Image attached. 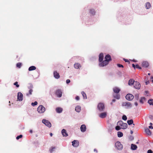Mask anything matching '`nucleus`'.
<instances>
[{
    "instance_id": "1",
    "label": "nucleus",
    "mask_w": 153,
    "mask_h": 153,
    "mask_svg": "<svg viewBox=\"0 0 153 153\" xmlns=\"http://www.w3.org/2000/svg\"><path fill=\"white\" fill-rule=\"evenodd\" d=\"M105 59L104 61L100 63L99 65L100 67H104L107 65L108 63L111 60V57L110 55H107L105 57Z\"/></svg>"
},
{
    "instance_id": "2",
    "label": "nucleus",
    "mask_w": 153,
    "mask_h": 153,
    "mask_svg": "<svg viewBox=\"0 0 153 153\" xmlns=\"http://www.w3.org/2000/svg\"><path fill=\"white\" fill-rule=\"evenodd\" d=\"M45 110V108L42 105H39L37 108V111L39 113H44Z\"/></svg>"
},
{
    "instance_id": "3",
    "label": "nucleus",
    "mask_w": 153,
    "mask_h": 153,
    "mask_svg": "<svg viewBox=\"0 0 153 153\" xmlns=\"http://www.w3.org/2000/svg\"><path fill=\"white\" fill-rule=\"evenodd\" d=\"M115 146L117 149L119 150L122 149L123 148L122 145L119 141H117L116 143Z\"/></svg>"
},
{
    "instance_id": "4",
    "label": "nucleus",
    "mask_w": 153,
    "mask_h": 153,
    "mask_svg": "<svg viewBox=\"0 0 153 153\" xmlns=\"http://www.w3.org/2000/svg\"><path fill=\"white\" fill-rule=\"evenodd\" d=\"M42 123L45 124L46 126L50 128L51 126V125L50 122L48 120L43 119L42 121Z\"/></svg>"
},
{
    "instance_id": "5",
    "label": "nucleus",
    "mask_w": 153,
    "mask_h": 153,
    "mask_svg": "<svg viewBox=\"0 0 153 153\" xmlns=\"http://www.w3.org/2000/svg\"><path fill=\"white\" fill-rule=\"evenodd\" d=\"M122 105L123 106H125L126 108H131L132 107V105L129 102H124L122 103Z\"/></svg>"
},
{
    "instance_id": "6",
    "label": "nucleus",
    "mask_w": 153,
    "mask_h": 153,
    "mask_svg": "<svg viewBox=\"0 0 153 153\" xmlns=\"http://www.w3.org/2000/svg\"><path fill=\"white\" fill-rule=\"evenodd\" d=\"M126 98L127 100H131L134 98V96L132 94H128L126 96Z\"/></svg>"
},
{
    "instance_id": "7",
    "label": "nucleus",
    "mask_w": 153,
    "mask_h": 153,
    "mask_svg": "<svg viewBox=\"0 0 153 153\" xmlns=\"http://www.w3.org/2000/svg\"><path fill=\"white\" fill-rule=\"evenodd\" d=\"M134 86L135 88L139 89H140L141 86L139 82L136 81L134 83Z\"/></svg>"
},
{
    "instance_id": "8",
    "label": "nucleus",
    "mask_w": 153,
    "mask_h": 153,
    "mask_svg": "<svg viewBox=\"0 0 153 153\" xmlns=\"http://www.w3.org/2000/svg\"><path fill=\"white\" fill-rule=\"evenodd\" d=\"M23 95L21 92H19L18 93L17 99L19 101H21L23 100Z\"/></svg>"
},
{
    "instance_id": "9",
    "label": "nucleus",
    "mask_w": 153,
    "mask_h": 153,
    "mask_svg": "<svg viewBox=\"0 0 153 153\" xmlns=\"http://www.w3.org/2000/svg\"><path fill=\"white\" fill-rule=\"evenodd\" d=\"M97 107L98 109L100 111H102L104 108V105L103 103H99Z\"/></svg>"
},
{
    "instance_id": "10",
    "label": "nucleus",
    "mask_w": 153,
    "mask_h": 153,
    "mask_svg": "<svg viewBox=\"0 0 153 153\" xmlns=\"http://www.w3.org/2000/svg\"><path fill=\"white\" fill-rule=\"evenodd\" d=\"M72 145L75 147H77L79 145V142L76 140H74L72 142Z\"/></svg>"
},
{
    "instance_id": "11",
    "label": "nucleus",
    "mask_w": 153,
    "mask_h": 153,
    "mask_svg": "<svg viewBox=\"0 0 153 153\" xmlns=\"http://www.w3.org/2000/svg\"><path fill=\"white\" fill-rule=\"evenodd\" d=\"M56 94L59 97H61L62 95V92L60 90H58L56 91Z\"/></svg>"
},
{
    "instance_id": "12",
    "label": "nucleus",
    "mask_w": 153,
    "mask_h": 153,
    "mask_svg": "<svg viewBox=\"0 0 153 153\" xmlns=\"http://www.w3.org/2000/svg\"><path fill=\"white\" fill-rule=\"evenodd\" d=\"M80 130L82 132H84L86 131V127L84 125H81L80 127Z\"/></svg>"
},
{
    "instance_id": "13",
    "label": "nucleus",
    "mask_w": 153,
    "mask_h": 153,
    "mask_svg": "<svg viewBox=\"0 0 153 153\" xmlns=\"http://www.w3.org/2000/svg\"><path fill=\"white\" fill-rule=\"evenodd\" d=\"M53 75L55 78L56 79H59L60 77V76L59 73H57L56 71H54Z\"/></svg>"
},
{
    "instance_id": "14",
    "label": "nucleus",
    "mask_w": 153,
    "mask_h": 153,
    "mask_svg": "<svg viewBox=\"0 0 153 153\" xmlns=\"http://www.w3.org/2000/svg\"><path fill=\"white\" fill-rule=\"evenodd\" d=\"M114 92L116 93H118L120 91V89L117 87H114L113 88Z\"/></svg>"
},
{
    "instance_id": "15",
    "label": "nucleus",
    "mask_w": 153,
    "mask_h": 153,
    "mask_svg": "<svg viewBox=\"0 0 153 153\" xmlns=\"http://www.w3.org/2000/svg\"><path fill=\"white\" fill-rule=\"evenodd\" d=\"M107 114L106 112H103L100 114L99 117L101 118H104L106 117Z\"/></svg>"
},
{
    "instance_id": "16",
    "label": "nucleus",
    "mask_w": 153,
    "mask_h": 153,
    "mask_svg": "<svg viewBox=\"0 0 153 153\" xmlns=\"http://www.w3.org/2000/svg\"><path fill=\"white\" fill-rule=\"evenodd\" d=\"M62 134L64 137H67L68 136V134L65 129H63L62 130Z\"/></svg>"
},
{
    "instance_id": "17",
    "label": "nucleus",
    "mask_w": 153,
    "mask_h": 153,
    "mask_svg": "<svg viewBox=\"0 0 153 153\" xmlns=\"http://www.w3.org/2000/svg\"><path fill=\"white\" fill-rule=\"evenodd\" d=\"M145 131L146 133L148 134V135H150L151 134V133L149 130V129L148 128H145Z\"/></svg>"
},
{
    "instance_id": "18",
    "label": "nucleus",
    "mask_w": 153,
    "mask_h": 153,
    "mask_svg": "<svg viewBox=\"0 0 153 153\" xmlns=\"http://www.w3.org/2000/svg\"><path fill=\"white\" fill-rule=\"evenodd\" d=\"M75 111L78 112H79L81 110V107L79 105H77L75 108Z\"/></svg>"
},
{
    "instance_id": "19",
    "label": "nucleus",
    "mask_w": 153,
    "mask_h": 153,
    "mask_svg": "<svg viewBox=\"0 0 153 153\" xmlns=\"http://www.w3.org/2000/svg\"><path fill=\"white\" fill-rule=\"evenodd\" d=\"M103 56L102 53L100 54L99 56V61L100 62H102L103 59Z\"/></svg>"
},
{
    "instance_id": "20",
    "label": "nucleus",
    "mask_w": 153,
    "mask_h": 153,
    "mask_svg": "<svg viewBox=\"0 0 153 153\" xmlns=\"http://www.w3.org/2000/svg\"><path fill=\"white\" fill-rule=\"evenodd\" d=\"M137 146L136 145L132 144H131V149L132 150H135L137 149Z\"/></svg>"
},
{
    "instance_id": "21",
    "label": "nucleus",
    "mask_w": 153,
    "mask_h": 153,
    "mask_svg": "<svg viewBox=\"0 0 153 153\" xmlns=\"http://www.w3.org/2000/svg\"><path fill=\"white\" fill-rule=\"evenodd\" d=\"M121 128L125 129L127 128V124L126 123H123L122 125L121 126Z\"/></svg>"
},
{
    "instance_id": "22",
    "label": "nucleus",
    "mask_w": 153,
    "mask_h": 153,
    "mask_svg": "<svg viewBox=\"0 0 153 153\" xmlns=\"http://www.w3.org/2000/svg\"><path fill=\"white\" fill-rule=\"evenodd\" d=\"M134 80L133 79H130L128 81V84L130 85H132L133 84L134 85Z\"/></svg>"
},
{
    "instance_id": "23",
    "label": "nucleus",
    "mask_w": 153,
    "mask_h": 153,
    "mask_svg": "<svg viewBox=\"0 0 153 153\" xmlns=\"http://www.w3.org/2000/svg\"><path fill=\"white\" fill-rule=\"evenodd\" d=\"M56 111L58 113H61L62 111V109L61 108H57L56 109Z\"/></svg>"
},
{
    "instance_id": "24",
    "label": "nucleus",
    "mask_w": 153,
    "mask_h": 153,
    "mask_svg": "<svg viewBox=\"0 0 153 153\" xmlns=\"http://www.w3.org/2000/svg\"><path fill=\"white\" fill-rule=\"evenodd\" d=\"M149 65L148 63L146 62H143L142 63V65L143 67L146 68Z\"/></svg>"
},
{
    "instance_id": "25",
    "label": "nucleus",
    "mask_w": 153,
    "mask_h": 153,
    "mask_svg": "<svg viewBox=\"0 0 153 153\" xmlns=\"http://www.w3.org/2000/svg\"><path fill=\"white\" fill-rule=\"evenodd\" d=\"M74 66L75 68L78 69L81 67V65L78 63H75L74 64Z\"/></svg>"
},
{
    "instance_id": "26",
    "label": "nucleus",
    "mask_w": 153,
    "mask_h": 153,
    "mask_svg": "<svg viewBox=\"0 0 153 153\" xmlns=\"http://www.w3.org/2000/svg\"><path fill=\"white\" fill-rule=\"evenodd\" d=\"M127 123L129 125H131L132 124H133L134 126V124H133V120L132 119L130 120H128L127 121Z\"/></svg>"
},
{
    "instance_id": "27",
    "label": "nucleus",
    "mask_w": 153,
    "mask_h": 153,
    "mask_svg": "<svg viewBox=\"0 0 153 153\" xmlns=\"http://www.w3.org/2000/svg\"><path fill=\"white\" fill-rule=\"evenodd\" d=\"M151 6L149 2H147L146 4V7L147 9H149Z\"/></svg>"
},
{
    "instance_id": "28",
    "label": "nucleus",
    "mask_w": 153,
    "mask_h": 153,
    "mask_svg": "<svg viewBox=\"0 0 153 153\" xmlns=\"http://www.w3.org/2000/svg\"><path fill=\"white\" fill-rule=\"evenodd\" d=\"M36 69V68L34 66H31L28 69V70L29 71H31L33 70H35Z\"/></svg>"
},
{
    "instance_id": "29",
    "label": "nucleus",
    "mask_w": 153,
    "mask_h": 153,
    "mask_svg": "<svg viewBox=\"0 0 153 153\" xmlns=\"http://www.w3.org/2000/svg\"><path fill=\"white\" fill-rule=\"evenodd\" d=\"M148 102L150 105H153V99H151L149 100L148 101Z\"/></svg>"
},
{
    "instance_id": "30",
    "label": "nucleus",
    "mask_w": 153,
    "mask_h": 153,
    "mask_svg": "<svg viewBox=\"0 0 153 153\" xmlns=\"http://www.w3.org/2000/svg\"><path fill=\"white\" fill-rule=\"evenodd\" d=\"M123 135V133L120 131H118L117 132V136L119 137H122Z\"/></svg>"
},
{
    "instance_id": "31",
    "label": "nucleus",
    "mask_w": 153,
    "mask_h": 153,
    "mask_svg": "<svg viewBox=\"0 0 153 153\" xmlns=\"http://www.w3.org/2000/svg\"><path fill=\"white\" fill-rule=\"evenodd\" d=\"M56 147H51L49 149L50 152L51 153H52L54 151Z\"/></svg>"
},
{
    "instance_id": "32",
    "label": "nucleus",
    "mask_w": 153,
    "mask_h": 153,
    "mask_svg": "<svg viewBox=\"0 0 153 153\" xmlns=\"http://www.w3.org/2000/svg\"><path fill=\"white\" fill-rule=\"evenodd\" d=\"M145 100L146 99L144 97H142L141 98L140 100V102L141 103H143L145 101Z\"/></svg>"
},
{
    "instance_id": "33",
    "label": "nucleus",
    "mask_w": 153,
    "mask_h": 153,
    "mask_svg": "<svg viewBox=\"0 0 153 153\" xmlns=\"http://www.w3.org/2000/svg\"><path fill=\"white\" fill-rule=\"evenodd\" d=\"M32 92L33 90L31 89H30L28 93L26 94V95L27 96H29L30 95H31Z\"/></svg>"
},
{
    "instance_id": "34",
    "label": "nucleus",
    "mask_w": 153,
    "mask_h": 153,
    "mask_svg": "<svg viewBox=\"0 0 153 153\" xmlns=\"http://www.w3.org/2000/svg\"><path fill=\"white\" fill-rule=\"evenodd\" d=\"M81 94L83 97L84 99H86L87 98L86 94L83 91L82 92Z\"/></svg>"
},
{
    "instance_id": "35",
    "label": "nucleus",
    "mask_w": 153,
    "mask_h": 153,
    "mask_svg": "<svg viewBox=\"0 0 153 153\" xmlns=\"http://www.w3.org/2000/svg\"><path fill=\"white\" fill-rule=\"evenodd\" d=\"M123 123L122 121H120L117 123V125L118 126H121Z\"/></svg>"
},
{
    "instance_id": "36",
    "label": "nucleus",
    "mask_w": 153,
    "mask_h": 153,
    "mask_svg": "<svg viewBox=\"0 0 153 153\" xmlns=\"http://www.w3.org/2000/svg\"><path fill=\"white\" fill-rule=\"evenodd\" d=\"M114 97L117 99H119L120 98V96L119 94H116V96L114 95Z\"/></svg>"
},
{
    "instance_id": "37",
    "label": "nucleus",
    "mask_w": 153,
    "mask_h": 153,
    "mask_svg": "<svg viewBox=\"0 0 153 153\" xmlns=\"http://www.w3.org/2000/svg\"><path fill=\"white\" fill-rule=\"evenodd\" d=\"M90 13L94 15V14L95 12L94 9H91L90 10Z\"/></svg>"
},
{
    "instance_id": "38",
    "label": "nucleus",
    "mask_w": 153,
    "mask_h": 153,
    "mask_svg": "<svg viewBox=\"0 0 153 153\" xmlns=\"http://www.w3.org/2000/svg\"><path fill=\"white\" fill-rule=\"evenodd\" d=\"M22 65V63L20 62L17 63L16 64V66L18 68H20Z\"/></svg>"
},
{
    "instance_id": "39",
    "label": "nucleus",
    "mask_w": 153,
    "mask_h": 153,
    "mask_svg": "<svg viewBox=\"0 0 153 153\" xmlns=\"http://www.w3.org/2000/svg\"><path fill=\"white\" fill-rule=\"evenodd\" d=\"M121 128H121L119 126H118L115 127L117 131L120 130Z\"/></svg>"
},
{
    "instance_id": "40",
    "label": "nucleus",
    "mask_w": 153,
    "mask_h": 153,
    "mask_svg": "<svg viewBox=\"0 0 153 153\" xmlns=\"http://www.w3.org/2000/svg\"><path fill=\"white\" fill-rule=\"evenodd\" d=\"M122 119L123 120H126L127 119V117L126 115H124L122 117Z\"/></svg>"
},
{
    "instance_id": "41",
    "label": "nucleus",
    "mask_w": 153,
    "mask_h": 153,
    "mask_svg": "<svg viewBox=\"0 0 153 153\" xmlns=\"http://www.w3.org/2000/svg\"><path fill=\"white\" fill-rule=\"evenodd\" d=\"M37 102L36 101H35L34 102H32L31 103V105L33 106L36 105H37Z\"/></svg>"
},
{
    "instance_id": "42",
    "label": "nucleus",
    "mask_w": 153,
    "mask_h": 153,
    "mask_svg": "<svg viewBox=\"0 0 153 153\" xmlns=\"http://www.w3.org/2000/svg\"><path fill=\"white\" fill-rule=\"evenodd\" d=\"M135 98L136 100H138L139 98V95L138 94H135Z\"/></svg>"
},
{
    "instance_id": "43",
    "label": "nucleus",
    "mask_w": 153,
    "mask_h": 153,
    "mask_svg": "<svg viewBox=\"0 0 153 153\" xmlns=\"http://www.w3.org/2000/svg\"><path fill=\"white\" fill-rule=\"evenodd\" d=\"M145 95L147 96H149V94L148 91H145Z\"/></svg>"
},
{
    "instance_id": "44",
    "label": "nucleus",
    "mask_w": 153,
    "mask_h": 153,
    "mask_svg": "<svg viewBox=\"0 0 153 153\" xmlns=\"http://www.w3.org/2000/svg\"><path fill=\"white\" fill-rule=\"evenodd\" d=\"M22 135H20L19 136H17L16 137V139L17 140H19V138H22Z\"/></svg>"
},
{
    "instance_id": "45",
    "label": "nucleus",
    "mask_w": 153,
    "mask_h": 153,
    "mask_svg": "<svg viewBox=\"0 0 153 153\" xmlns=\"http://www.w3.org/2000/svg\"><path fill=\"white\" fill-rule=\"evenodd\" d=\"M18 82H16L14 83V85H16L17 87L18 88L19 87V85L18 84Z\"/></svg>"
},
{
    "instance_id": "46",
    "label": "nucleus",
    "mask_w": 153,
    "mask_h": 153,
    "mask_svg": "<svg viewBox=\"0 0 153 153\" xmlns=\"http://www.w3.org/2000/svg\"><path fill=\"white\" fill-rule=\"evenodd\" d=\"M117 65L119 67H120H120L123 68V66L122 65L118 64Z\"/></svg>"
},
{
    "instance_id": "47",
    "label": "nucleus",
    "mask_w": 153,
    "mask_h": 153,
    "mask_svg": "<svg viewBox=\"0 0 153 153\" xmlns=\"http://www.w3.org/2000/svg\"><path fill=\"white\" fill-rule=\"evenodd\" d=\"M70 82V80L69 79H68L66 81V82L67 84H68Z\"/></svg>"
},
{
    "instance_id": "48",
    "label": "nucleus",
    "mask_w": 153,
    "mask_h": 153,
    "mask_svg": "<svg viewBox=\"0 0 153 153\" xmlns=\"http://www.w3.org/2000/svg\"><path fill=\"white\" fill-rule=\"evenodd\" d=\"M147 153H152V151L151 150L149 149L147 151Z\"/></svg>"
},
{
    "instance_id": "49",
    "label": "nucleus",
    "mask_w": 153,
    "mask_h": 153,
    "mask_svg": "<svg viewBox=\"0 0 153 153\" xmlns=\"http://www.w3.org/2000/svg\"><path fill=\"white\" fill-rule=\"evenodd\" d=\"M136 68H139V69H141V67H140L139 65H136Z\"/></svg>"
},
{
    "instance_id": "50",
    "label": "nucleus",
    "mask_w": 153,
    "mask_h": 153,
    "mask_svg": "<svg viewBox=\"0 0 153 153\" xmlns=\"http://www.w3.org/2000/svg\"><path fill=\"white\" fill-rule=\"evenodd\" d=\"M149 118L151 119H153V116L152 115H150L149 116Z\"/></svg>"
},
{
    "instance_id": "51",
    "label": "nucleus",
    "mask_w": 153,
    "mask_h": 153,
    "mask_svg": "<svg viewBox=\"0 0 153 153\" xmlns=\"http://www.w3.org/2000/svg\"><path fill=\"white\" fill-rule=\"evenodd\" d=\"M75 99L77 100H79V97L78 96H77L76 97V98H75Z\"/></svg>"
},
{
    "instance_id": "52",
    "label": "nucleus",
    "mask_w": 153,
    "mask_h": 153,
    "mask_svg": "<svg viewBox=\"0 0 153 153\" xmlns=\"http://www.w3.org/2000/svg\"><path fill=\"white\" fill-rule=\"evenodd\" d=\"M134 105L136 106H137L138 105V103L137 102H135L134 103Z\"/></svg>"
},
{
    "instance_id": "53",
    "label": "nucleus",
    "mask_w": 153,
    "mask_h": 153,
    "mask_svg": "<svg viewBox=\"0 0 153 153\" xmlns=\"http://www.w3.org/2000/svg\"><path fill=\"white\" fill-rule=\"evenodd\" d=\"M132 66L134 68H135L136 67V66H135L133 64H132Z\"/></svg>"
},
{
    "instance_id": "54",
    "label": "nucleus",
    "mask_w": 153,
    "mask_h": 153,
    "mask_svg": "<svg viewBox=\"0 0 153 153\" xmlns=\"http://www.w3.org/2000/svg\"><path fill=\"white\" fill-rule=\"evenodd\" d=\"M124 60L126 62H128V59H124Z\"/></svg>"
},
{
    "instance_id": "55",
    "label": "nucleus",
    "mask_w": 153,
    "mask_h": 153,
    "mask_svg": "<svg viewBox=\"0 0 153 153\" xmlns=\"http://www.w3.org/2000/svg\"><path fill=\"white\" fill-rule=\"evenodd\" d=\"M152 126H149V128H152Z\"/></svg>"
},
{
    "instance_id": "56",
    "label": "nucleus",
    "mask_w": 153,
    "mask_h": 153,
    "mask_svg": "<svg viewBox=\"0 0 153 153\" xmlns=\"http://www.w3.org/2000/svg\"><path fill=\"white\" fill-rule=\"evenodd\" d=\"M30 132L31 133H32L33 132V131L32 130H30Z\"/></svg>"
},
{
    "instance_id": "57",
    "label": "nucleus",
    "mask_w": 153,
    "mask_h": 153,
    "mask_svg": "<svg viewBox=\"0 0 153 153\" xmlns=\"http://www.w3.org/2000/svg\"><path fill=\"white\" fill-rule=\"evenodd\" d=\"M115 99H113L112 100L113 102H115Z\"/></svg>"
},
{
    "instance_id": "58",
    "label": "nucleus",
    "mask_w": 153,
    "mask_h": 153,
    "mask_svg": "<svg viewBox=\"0 0 153 153\" xmlns=\"http://www.w3.org/2000/svg\"><path fill=\"white\" fill-rule=\"evenodd\" d=\"M133 133V131H131V134H132Z\"/></svg>"
},
{
    "instance_id": "59",
    "label": "nucleus",
    "mask_w": 153,
    "mask_h": 153,
    "mask_svg": "<svg viewBox=\"0 0 153 153\" xmlns=\"http://www.w3.org/2000/svg\"><path fill=\"white\" fill-rule=\"evenodd\" d=\"M148 83H149V82H146V85H147Z\"/></svg>"
},
{
    "instance_id": "60",
    "label": "nucleus",
    "mask_w": 153,
    "mask_h": 153,
    "mask_svg": "<svg viewBox=\"0 0 153 153\" xmlns=\"http://www.w3.org/2000/svg\"><path fill=\"white\" fill-rule=\"evenodd\" d=\"M50 135L51 136H52V135H53V134L52 133H51L50 134Z\"/></svg>"
},
{
    "instance_id": "61",
    "label": "nucleus",
    "mask_w": 153,
    "mask_h": 153,
    "mask_svg": "<svg viewBox=\"0 0 153 153\" xmlns=\"http://www.w3.org/2000/svg\"><path fill=\"white\" fill-rule=\"evenodd\" d=\"M152 123H150V125H151V126H152Z\"/></svg>"
},
{
    "instance_id": "62",
    "label": "nucleus",
    "mask_w": 153,
    "mask_h": 153,
    "mask_svg": "<svg viewBox=\"0 0 153 153\" xmlns=\"http://www.w3.org/2000/svg\"><path fill=\"white\" fill-rule=\"evenodd\" d=\"M133 61L134 62H136V61L135 60H133Z\"/></svg>"
},
{
    "instance_id": "63",
    "label": "nucleus",
    "mask_w": 153,
    "mask_h": 153,
    "mask_svg": "<svg viewBox=\"0 0 153 153\" xmlns=\"http://www.w3.org/2000/svg\"><path fill=\"white\" fill-rule=\"evenodd\" d=\"M148 75H150V74L149 73L148 74Z\"/></svg>"
},
{
    "instance_id": "64",
    "label": "nucleus",
    "mask_w": 153,
    "mask_h": 153,
    "mask_svg": "<svg viewBox=\"0 0 153 153\" xmlns=\"http://www.w3.org/2000/svg\"><path fill=\"white\" fill-rule=\"evenodd\" d=\"M94 151H96V150L95 149H94Z\"/></svg>"
}]
</instances>
